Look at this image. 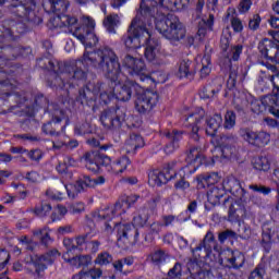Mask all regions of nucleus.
<instances>
[{
	"mask_svg": "<svg viewBox=\"0 0 279 279\" xmlns=\"http://www.w3.org/2000/svg\"><path fill=\"white\" fill-rule=\"evenodd\" d=\"M135 110L140 114H149L158 104V93L153 90H137L135 94Z\"/></svg>",
	"mask_w": 279,
	"mask_h": 279,
	"instance_id": "1a4fd4ad",
	"label": "nucleus"
},
{
	"mask_svg": "<svg viewBox=\"0 0 279 279\" xmlns=\"http://www.w3.org/2000/svg\"><path fill=\"white\" fill-rule=\"evenodd\" d=\"M144 45H146L145 58L148 62H151V64H156L157 66L167 63L160 57V43L158 41V39L149 37Z\"/></svg>",
	"mask_w": 279,
	"mask_h": 279,
	"instance_id": "412c9836",
	"label": "nucleus"
},
{
	"mask_svg": "<svg viewBox=\"0 0 279 279\" xmlns=\"http://www.w3.org/2000/svg\"><path fill=\"white\" fill-rule=\"evenodd\" d=\"M183 135L184 131L172 130L163 132V136L169 141L166 146V154H173L175 149H180V142Z\"/></svg>",
	"mask_w": 279,
	"mask_h": 279,
	"instance_id": "393cba45",
	"label": "nucleus"
},
{
	"mask_svg": "<svg viewBox=\"0 0 279 279\" xmlns=\"http://www.w3.org/2000/svg\"><path fill=\"white\" fill-rule=\"evenodd\" d=\"M236 125V114L234 111H227L225 116V128L226 130H232Z\"/></svg>",
	"mask_w": 279,
	"mask_h": 279,
	"instance_id": "6e6d98bb",
	"label": "nucleus"
},
{
	"mask_svg": "<svg viewBox=\"0 0 279 279\" xmlns=\"http://www.w3.org/2000/svg\"><path fill=\"white\" fill-rule=\"evenodd\" d=\"M202 250H204L206 257L213 254V250L218 253L221 252V247L217 243V239H215V233H213V231H207L199 244L196 247L192 248L194 259L190 258L186 264L189 271H191V269H195V265H197V259L202 258V253H199L202 252Z\"/></svg>",
	"mask_w": 279,
	"mask_h": 279,
	"instance_id": "423d86ee",
	"label": "nucleus"
},
{
	"mask_svg": "<svg viewBox=\"0 0 279 279\" xmlns=\"http://www.w3.org/2000/svg\"><path fill=\"white\" fill-rule=\"evenodd\" d=\"M62 119H64V111L59 109V116H56L51 121L43 125L41 130L44 134L49 136H60V134H62V130H64V126L61 124Z\"/></svg>",
	"mask_w": 279,
	"mask_h": 279,
	"instance_id": "b1692460",
	"label": "nucleus"
},
{
	"mask_svg": "<svg viewBox=\"0 0 279 279\" xmlns=\"http://www.w3.org/2000/svg\"><path fill=\"white\" fill-rule=\"evenodd\" d=\"M252 165L256 171H269L271 169V163L267 157H255Z\"/></svg>",
	"mask_w": 279,
	"mask_h": 279,
	"instance_id": "de8ad7c7",
	"label": "nucleus"
},
{
	"mask_svg": "<svg viewBox=\"0 0 279 279\" xmlns=\"http://www.w3.org/2000/svg\"><path fill=\"white\" fill-rule=\"evenodd\" d=\"M93 29H95V21L89 16H82L80 25L75 24L73 27H70V32L86 49L95 47L98 43L97 35L93 33Z\"/></svg>",
	"mask_w": 279,
	"mask_h": 279,
	"instance_id": "39448f33",
	"label": "nucleus"
},
{
	"mask_svg": "<svg viewBox=\"0 0 279 279\" xmlns=\"http://www.w3.org/2000/svg\"><path fill=\"white\" fill-rule=\"evenodd\" d=\"M267 278V265L258 264L248 275V279H265Z\"/></svg>",
	"mask_w": 279,
	"mask_h": 279,
	"instance_id": "09e8293b",
	"label": "nucleus"
},
{
	"mask_svg": "<svg viewBox=\"0 0 279 279\" xmlns=\"http://www.w3.org/2000/svg\"><path fill=\"white\" fill-rule=\"evenodd\" d=\"M162 230V222H153L149 226V232L148 235L145 236V241H147L148 243H151V241H154V236L160 234V231Z\"/></svg>",
	"mask_w": 279,
	"mask_h": 279,
	"instance_id": "3c124183",
	"label": "nucleus"
},
{
	"mask_svg": "<svg viewBox=\"0 0 279 279\" xmlns=\"http://www.w3.org/2000/svg\"><path fill=\"white\" fill-rule=\"evenodd\" d=\"M47 4L50 7V12L59 15V20L64 27H75L77 25V17L64 14L71 5L69 0H48Z\"/></svg>",
	"mask_w": 279,
	"mask_h": 279,
	"instance_id": "2eb2a0df",
	"label": "nucleus"
},
{
	"mask_svg": "<svg viewBox=\"0 0 279 279\" xmlns=\"http://www.w3.org/2000/svg\"><path fill=\"white\" fill-rule=\"evenodd\" d=\"M95 263L96 265H110V263H112V255L108 252H102L98 254Z\"/></svg>",
	"mask_w": 279,
	"mask_h": 279,
	"instance_id": "680f3d73",
	"label": "nucleus"
},
{
	"mask_svg": "<svg viewBox=\"0 0 279 279\" xmlns=\"http://www.w3.org/2000/svg\"><path fill=\"white\" fill-rule=\"evenodd\" d=\"M20 22L14 20H5L2 22V40H0V66H5L10 60H15L21 56V48L19 46H5L4 43L12 40H19L21 34H25L27 26L25 23H36V13H34L33 21H24L23 17H19Z\"/></svg>",
	"mask_w": 279,
	"mask_h": 279,
	"instance_id": "7ed1b4c3",
	"label": "nucleus"
},
{
	"mask_svg": "<svg viewBox=\"0 0 279 279\" xmlns=\"http://www.w3.org/2000/svg\"><path fill=\"white\" fill-rule=\"evenodd\" d=\"M125 210H128V208L125 207V204L123 203V201L118 202L114 204L113 207H107L105 209H100L98 211H95L93 214V219H95V221H104V232L107 235L112 234V232H114V227L117 226L114 222L110 223V221H112V219H114V217H119V215H123L125 213Z\"/></svg>",
	"mask_w": 279,
	"mask_h": 279,
	"instance_id": "0eeeda50",
	"label": "nucleus"
},
{
	"mask_svg": "<svg viewBox=\"0 0 279 279\" xmlns=\"http://www.w3.org/2000/svg\"><path fill=\"white\" fill-rule=\"evenodd\" d=\"M33 234L34 236H37V239H39L41 245H45V247H49V245L53 243V239H51V235L49 234V227L35 229L33 231Z\"/></svg>",
	"mask_w": 279,
	"mask_h": 279,
	"instance_id": "4c0bfd02",
	"label": "nucleus"
},
{
	"mask_svg": "<svg viewBox=\"0 0 279 279\" xmlns=\"http://www.w3.org/2000/svg\"><path fill=\"white\" fill-rule=\"evenodd\" d=\"M216 151H219L225 160H230V158L236 156V146L222 144L221 147L216 148Z\"/></svg>",
	"mask_w": 279,
	"mask_h": 279,
	"instance_id": "49530a36",
	"label": "nucleus"
},
{
	"mask_svg": "<svg viewBox=\"0 0 279 279\" xmlns=\"http://www.w3.org/2000/svg\"><path fill=\"white\" fill-rule=\"evenodd\" d=\"M130 166V158L126 156L120 157L112 163V171L116 173V175H119V173H123L125 169Z\"/></svg>",
	"mask_w": 279,
	"mask_h": 279,
	"instance_id": "c03bdc74",
	"label": "nucleus"
},
{
	"mask_svg": "<svg viewBox=\"0 0 279 279\" xmlns=\"http://www.w3.org/2000/svg\"><path fill=\"white\" fill-rule=\"evenodd\" d=\"M260 243L265 252H271V234L270 233H263Z\"/></svg>",
	"mask_w": 279,
	"mask_h": 279,
	"instance_id": "69168bd1",
	"label": "nucleus"
},
{
	"mask_svg": "<svg viewBox=\"0 0 279 279\" xmlns=\"http://www.w3.org/2000/svg\"><path fill=\"white\" fill-rule=\"evenodd\" d=\"M141 147H145V140L136 133L131 134L124 145L126 154H136V149H141Z\"/></svg>",
	"mask_w": 279,
	"mask_h": 279,
	"instance_id": "c85d7f7f",
	"label": "nucleus"
},
{
	"mask_svg": "<svg viewBox=\"0 0 279 279\" xmlns=\"http://www.w3.org/2000/svg\"><path fill=\"white\" fill-rule=\"evenodd\" d=\"M175 165H178L177 161H170L165 166L162 171H150L148 173V182H150V184H155L156 186H162V184H167L169 180H173V178L177 175Z\"/></svg>",
	"mask_w": 279,
	"mask_h": 279,
	"instance_id": "f3484780",
	"label": "nucleus"
},
{
	"mask_svg": "<svg viewBox=\"0 0 279 279\" xmlns=\"http://www.w3.org/2000/svg\"><path fill=\"white\" fill-rule=\"evenodd\" d=\"M138 90H143V87L132 81L126 82L124 85L116 84V87H113V93L118 101H130L132 99V93L136 95Z\"/></svg>",
	"mask_w": 279,
	"mask_h": 279,
	"instance_id": "4be33fe9",
	"label": "nucleus"
},
{
	"mask_svg": "<svg viewBox=\"0 0 279 279\" xmlns=\"http://www.w3.org/2000/svg\"><path fill=\"white\" fill-rule=\"evenodd\" d=\"M202 69L199 71L201 80H205L207 75H210V54H205L202 58Z\"/></svg>",
	"mask_w": 279,
	"mask_h": 279,
	"instance_id": "603ef678",
	"label": "nucleus"
},
{
	"mask_svg": "<svg viewBox=\"0 0 279 279\" xmlns=\"http://www.w3.org/2000/svg\"><path fill=\"white\" fill-rule=\"evenodd\" d=\"M243 53V45H235L231 47V59L230 57H226L223 60L225 69H230L229 78L227 81V88L232 90V88L236 87V70L232 69V60L233 62H239L241 54Z\"/></svg>",
	"mask_w": 279,
	"mask_h": 279,
	"instance_id": "6ab92c4d",
	"label": "nucleus"
},
{
	"mask_svg": "<svg viewBox=\"0 0 279 279\" xmlns=\"http://www.w3.org/2000/svg\"><path fill=\"white\" fill-rule=\"evenodd\" d=\"M83 160L85 161V167L88 171L97 173L101 167H108L111 159L108 155L101 154L99 151H87L83 155Z\"/></svg>",
	"mask_w": 279,
	"mask_h": 279,
	"instance_id": "aec40b11",
	"label": "nucleus"
},
{
	"mask_svg": "<svg viewBox=\"0 0 279 279\" xmlns=\"http://www.w3.org/2000/svg\"><path fill=\"white\" fill-rule=\"evenodd\" d=\"M84 64H88L98 73H104L105 77L111 80V82H117L119 75H121L119 56L108 46L98 48L92 52H84L83 60L76 61L75 65H64L68 78L84 82L87 77L86 71L82 69Z\"/></svg>",
	"mask_w": 279,
	"mask_h": 279,
	"instance_id": "f257e3e1",
	"label": "nucleus"
},
{
	"mask_svg": "<svg viewBox=\"0 0 279 279\" xmlns=\"http://www.w3.org/2000/svg\"><path fill=\"white\" fill-rule=\"evenodd\" d=\"M166 13H157L153 21H155V27L159 34H161L170 43H180L186 36V28L184 24L180 22V19L175 15H168L169 8L165 5Z\"/></svg>",
	"mask_w": 279,
	"mask_h": 279,
	"instance_id": "20e7f679",
	"label": "nucleus"
},
{
	"mask_svg": "<svg viewBox=\"0 0 279 279\" xmlns=\"http://www.w3.org/2000/svg\"><path fill=\"white\" fill-rule=\"evenodd\" d=\"M109 84H110V81H108V84L104 82L87 83L86 86H84L78 90V96L76 97V101H80L82 106H84V104H88V101H93V99H95L97 95H100Z\"/></svg>",
	"mask_w": 279,
	"mask_h": 279,
	"instance_id": "a211bd4d",
	"label": "nucleus"
},
{
	"mask_svg": "<svg viewBox=\"0 0 279 279\" xmlns=\"http://www.w3.org/2000/svg\"><path fill=\"white\" fill-rule=\"evenodd\" d=\"M236 236H238L236 232L228 229L218 233V241L219 243H226L228 239H236Z\"/></svg>",
	"mask_w": 279,
	"mask_h": 279,
	"instance_id": "e2e57ef3",
	"label": "nucleus"
},
{
	"mask_svg": "<svg viewBox=\"0 0 279 279\" xmlns=\"http://www.w3.org/2000/svg\"><path fill=\"white\" fill-rule=\"evenodd\" d=\"M187 160L190 162H197V165H204L206 160L199 147H192L187 154Z\"/></svg>",
	"mask_w": 279,
	"mask_h": 279,
	"instance_id": "8fccbe9b",
	"label": "nucleus"
},
{
	"mask_svg": "<svg viewBox=\"0 0 279 279\" xmlns=\"http://www.w3.org/2000/svg\"><path fill=\"white\" fill-rule=\"evenodd\" d=\"M119 239H132V236H138V230L134 228V225L123 223L118 225Z\"/></svg>",
	"mask_w": 279,
	"mask_h": 279,
	"instance_id": "c9c22d12",
	"label": "nucleus"
},
{
	"mask_svg": "<svg viewBox=\"0 0 279 279\" xmlns=\"http://www.w3.org/2000/svg\"><path fill=\"white\" fill-rule=\"evenodd\" d=\"M204 5H206V1L197 0L194 11L195 20H198L197 23V36L199 38H205L208 32H213V27L215 25V15L210 13L208 17L203 15Z\"/></svg>",
	"mask_w": 279,
	"mask_h": 279,
	"instance_id": "f8f14e48",
	"label": "nucleus"
},
{
	"mask_svg": "<svg viewBox=\"0 0 279 279\" xmlns=\"http://www.w3.org/2000/svg\"><path fill=\"white\" fill-rule=\"evenodd\" d=\"M219 90H221V78H215L203 88L201 97L203 99H213Z\"/></svg>",
	"mask_w": 279,
	"mask_h": 279,
	"instance_id": "c756f323",
	"label": "nucleus"
},
{
	"mask_svg": "<svg viewBox=\"0 0 279 279\" xmlns=\"http://www.w3.org/2000/svg\"><path fill=\"white\" fill-rule=\"evenodd\" d=\"M123 66H126V69H130L137 77L141 80V82H145V80H150L149 75H146L143 73L145 70V62L138 58H134L131 54H125L122 61Z\"/></svg>",
	"mask_w": 279,
	"mask_h": 279,
	"instance_id": "5701e85b",
	"label": "nucleus"
},
{
	"mask_svg": "<svg viewBox=\"0 0 279 279\" xmlns=\"http://www.w3.org/2000/svg\"><path fill=\"white\" fill-rule=\"evenodd\" d=\"M66 263H69L72 267H88L93 262V257L90 255H78L72 258H64Z\"/></svg>",
	"mask_w": 279,
	"mask_h": 279,
	"instance_id": "58836bf2",
	"label": "nucleus"
},
{
	"mask_svg": "<svg viewBox=\"0 0 279 279\" xmlns=\"http://www.w3.org/2000/svg\"><path fill=\"white\" fill-rule=\"evenodd\" d=\"M44 263H45L44 260H40V258H38L32 264H29L27 270L29 271V274H32V276H34V278L36 279L45 278V271L47 270V265Z\"/></svg>",
	"mask_w": 279,
	"mask_h": 279,
	"instance_id": "72a5a7b5",
	"label": "nucleus"
},
{
	"mask_svg": "<svg viewBox=\"0 0 279 279\" xmlns=\"http://www.w3.org/2000/svg\"><path fill=\"white\" fill-rule=\"evenodd\" d=\"M245 215V205L236 202L230 205L228 211L229 221H241Z\"/></svg>",
	"mask_w": 279,
	"mask_h": 279,
	"instance_id": "2f4dec72",
	"label": "nucleus"
},
{
	"mask_svg": "<svg viewBox=\"0 0 279 279\" xmlns=\"http://www.w3.org/2000/svg\"><path fill=\"white\" fill-rule=\"evenodd\" d=\"M276 99L271 98H263V99H256L252 98L250 100V106L252 112L254 114H263V112H267V110L270 112L272 117H276L279 119V87Z\"/></svg>",
	"mask_w": 279,
	"mask_h": 279,
	"instance_id": "ddd939ff",
	"label": "nucleus"
},
{
	"mask_svg": "<svg viewBox=\"0 0 279 279\" xmlns=\"http://www.w3.org/2000/svg\"><path fill=\"white\" fill-rule=\"evenodd\" d=\"M231 27H232L233 32H235V34H241V32H243V22L241 21V19H239L236 16H232L231 17Z\"/></svg>",
	"mask_w": 279,
	"mask_h": 279,
	"instance_id": "338daca9",
	"label": "nucleus"
},
{
	"mask_svg": "<svg viewBox=\"0 0 279 279\" xmlns=\"http://www.w3.org/2000/svg\"><path fill=\"white\" fill-rule=\"evenodd\" d=\"M223 118H221V114H214L213 117L208 118L206 120V135L215 136L217 134V131L221 128Z\"/></svg>",
	"mask_w": 279,
	"mask_h": 279,
	"instance_id": "473e14b6",
	"label": "nucleus"
},
{
	"mask_svg": "<svg viewBox=\"0 0 279 279\" xmlns=\"http://www.w3.org/2000/svg\"><path fill=\"white\" fill-rule=\"evenodd\" d=\"M177 75L180 78L185 77L186 80H193V77H195V63L189 59L181 60Z\"/></svg>",
	"mask_w": 279,
	"mask_h": 279,
	"instance_id": "cd10ccee",
	"label": "nucleus"
},
{
	"mask_svg": "<svg viewBox=\"0 0 279 279\" xmlns=\"http://www.w3.org/2000/svg\"><path fill=\"white\" fill-rule=\"evenodd\" d=\"M44 62L43 68L48 69V71H53V75L51 76L50 86L54 88H59V90H62L65 86L64 80L69 78L64 64L61 62H58L57 60H49V59H40L39 62Z\"/></svg>",
	"mask_w": 279,
	"mask_h": 279,
	"instance_id": "9d476101",
	"label": "nucleus"
},
{
	"mask_svg": "<svg viewBox=\"0 0 279 279\" xmlns=\"http://www.w3.org/2000/svg\"><path fill=\"white\" fill-rule=\"evenodd\" d=\"M58 256H60V252H58V250L53 248L51 251H48L45 255H41L39 257V260H43L44 263H53V260H56V258H58Z\"/></svg>",
	"mask_w": 279,
	"mask_h": 279,
	"instance_id": "052dcab7",
	"label": "nucleus"
},
{
	"mask_svg": "<svg viewBox=\"0 0 279 279\" xmlns=\"http://www.w3.org/2000/svg\"><path fill=\"white\" fill-rule=\"evenodd\" d=\"M228 267L233 269H241L245 265V255L239 251L231 252L230 256L227 257Z\"/></svg>",
	"mask_w": 279,
	"mask_h": 279,
	"instance_id": "f704fd0d",
	"label": "nucleus"
},
{
	"mask_svg": "<svg viewBox=\"0 0 279 279\" xmlns=\"http://www.w3.org/2000/svg\"><path fill=\"white\" fill-rule=\"evenodd\" d=\"M121 23L119 14H109L104 20V25L109 34H117L116 27Z\"/></svg>",
	"mask_w": 279,
	"mask_h": 279,
	"instance_id": "79ce46f5",
	"label": "nucleus"
},
{
	"mask_svg": "<svg viewBox=\"0 0 279 279\" xmlns=\"http://www.w3.org/2000/svg\"><path fill=\"white\" fill-rule=\"evenodd\" d=\"M197 182L204 187L213 186L219 182V174L217 172L199 174L197 177Z\"/></svg>",
	"mask_w": 279,
	"mask_h": 279,
	"instance_id": "ea45409f",
	"label": "nucleus"
},
{
	"mask_svg": "<svg viewBox=\"0 0 279 279\" xmlns=\"http://www.w3.org/2000/svg\"><path fill=\"white\" fill-rule=\"evenodd\" d=\"M5 1L13 8L12 12L17 19L34 21V8H36L34 0H0V5H3Z\"/></svg>",
	"mask_w": 279,
	"mask_h": 279,
	"instance_id": "4468645a",
	"label": "nucleus"
},
{
	"mask_svg": "<svg viewBox=\"0 0 279 279\" xmlns=\"http://www.w3.org/2000/svg\"><path fill=\"white\" fill-rule=\"evenodd\" d=\"M11 97L13 101H15V105L11 107L12 110H14V108H21L26 114L33 112L34 106H32L29 99H27V94H25V92H13Z\"/></svg>",
	"mask_w": 279,
	"mask_h": 279,
	"instance_id": "a878e982",
	"label": "nucleus"
},
{
	"mask_svg": "<svg viewBox=\"0 0 279 279\" xmlns=\"http://www.w3.org/2000/svg\"><path fill=\"white\" fill-rule=\"evenodd\" d=\"M203 119H204V111H202L201 113H193L186 119V121L192 122L190 136L195 142L199 141V123H202Z\"/></svg>",
	"mask_w": 279,
	"mask_h": 279,
	"instance_id": "7c9ffc66",
	"label": "nucleus"
},
{
	"mask_svg": "<svg viewBox=\"0 0 279 279\" xmlns=\"http://www.w3.org/2000/svg\"><path fill=\"white\" fill-rule=\"evenodd\" d=\"M99 184H106V178L97 177L92 179L86 174H82L74 185L68 186L61 184V186L62 189H65L68 196L73 199L77 193H82V191H85L86 189H95V186H99Z\"/></svg>",
	"mask_w": 279,
	"mask_h": 279,
	"instance_id": "9b49d317",
	"label": "nucleus"
},
{
	"mask_svg": "<svg viewBox=\"0 0 279 279\" xmlns=\"http://www.w3.org/2000/svg\"><path fill=\"white\" fill-rule=\"evenodd\" d=\"M157 14H167L165 0H142L135 19L122 37L126 49H141L147 39L151 38L147 25H151Z\"/></svg>",
	"mask_w": 279,
	"mask_h": 279,
	"instance_id": "f03ea898",
	"label": "nucleus"
},
{
	"mask_svg": "<svg viewBox=\"0 0 279 279\" xmlns=\"http://www.w3.org/2000/svg\"><path fill=\"white\" fill-rule=\"evenodd\" d=\"M279 48V45L274 43V40L264 38L258 43V51L262 58H266V60H271Z\"/></svg>",
	"mask_w": 279,
	"mask_h": 279,
	"instance_id": "bb28decb",
	"label": "nucleus"
},
{
	"mask_svg": "<svg viewBox=\"0 0 279 279\" xmlns=\"http://www.w3.org/2000/svg\"><path fill=\"white\" fill-rule=\"evenodd\" d=\"M239 134L245 143H248V145L253 147H265V145H269V141H271L269 133L265 131H254L250 128L240 129Z\"/></svg>",
	"mask_w": 279,
	"mask_h": 279,
	"instance_id": "dca6fc26",
	"label": "nucleus"
},
{
	"mask_svg": "<svg viewBox=\"0 0 279 279\" xmlns=\"http://www.w3.org/2000/svg\"><path fill=\"white\" fill-rule=\"evenodd\" d=\"M250 191H253V193H260L262 195H269L271 193V187H267L263 184H250L248 185Z\"/></svg>",
	"mask_w": 279,
	"mask_h": 279,
	"instance_id": "bf43d9fd",
	"label": "nucleus"
},
{
	"mask_svg": "<svg viewBox=\"0 0 279 279\" xmlns=\"http://www.w3.org/2000/svg\"><path fill=\"white\" fill-rule=\"evenodd\" d=\"M51 204L47 202H41L39 206H36L33 210L37 217H47L51 213Z\"/></svg>",
	"mask_w": 279,
	"mask_h": 279,
	"instance_id": "864d4df0",
	"label": "nucleus"
},
{
	"mask_svg": "<svg viewBox=\"0 0 279 279\" xmlns=\"http://www.w3.org/2000/svg\"><path fill=\"white\" fill-rule=\"evenodd\" d=\"M230 40H232V33H230V28L227 27L222 31L220 38V47L222 51H228V48L230 47Z\"/></svg>",
	"mask_w": 279,
	"mask_h": 279,
	"instance_id": "5fc2aeb1",
	"label": "nucleus"
},
{
	"mask_svg": "<svg viewBox=\"0 0 279 279\" xmlns=\"http://www.w3.org/2000/svg\"><path fill=\"white\" fill-rule=\"evenodd\" d=\"M108 81L111 83V85L109 84L107 87H105L100 94V101H102V104H110V101H112V99L116 97L114 86L117 85V82H119V78L116 81L108 78Z\"/></svg>",
	"mask_w": 279,
	"mask_h": 279,
	"instance_id": "e433bc0d",
	"label": "nucleus"
},
{
	"mask_svg": "<svg viewBox=\"0 0 279 279\" xmlns=\"http://www.w3.org/2000/svg\"><path fill=\"white\" fill-rule=\"evenodd\" d=\"M99 119L101 125H104L106 130L117 132V130H121V125H123V123H125V119H128V109L125 107L105 109L100 113Z\"/></svg>",
	"mask_w": 279,
	"mask_h": 279,
	"instance_id": "6e6552de",
	"label": "nucleus"
},
{
	"mask_svg": "<svg viewBox=\"0 0 279 279\" xmlns=\"http://www.w3.org/2000/svg\"><path fill=\"white\" fill-rule=\"evenodd\" d=\"M150 258L154 265H158L160 267V265H165L171 260V255H169L167 251L157 250L150 255Z\"/></svg>",
	"mask_w": 279,
	"mask_h": 279,
	"instance_id": "a19ab883",
	"label": "nucleus"
},
{
	"mask_svg": "<svg viewBox=\"0 0 279 279\" xmlns=\"http://www.w3.org/2000/svg\"><path fill=\"white\" fill-rule=\"evenodd\" d=\"M169 278H178L179 276H182V264L175 263L173 268H171L168 271Z\"/></svg>",
	"mask_w": 279,
	"mask_h": 279,
	"instance_id": "774afa93",
	"label": "nucleus"
},
{
	"mask_svg": "<svg viewBox=\"0 0 279 279\" xmlns=\"http://www.w3.org/2000/svg\"><path fill=\"white\" fill-rule=\"evenodd\" d=\"M138 199H141L140 195L131 194L122 198V203L124 204L125 208L129 209V208H132V206H134V204H136Z\"/></svg>",
	"mask_w": 279,
	"mask_h": 279,
	"instance_id": "0e129e2a",
	"label": "nucleus"
},
{
	"mask_svg": "<svg viewBox=\"0 0 279 279\" xmlns=\"http://www.w3.org/2000/svg\"><path fill=\"white\" fill-rule=\"evenodd\" d=\"M147 221H149V208L147 207L140 209L138 215L133 217V226L137 228H143Z\"/></svg>",
	"mask_w": 279,
	"mask_h": 279,
	"instance_id": "37998d69",
	"label": "nucleus"
},
{
	"mask_svg": "<svg viewBox=\"0 0 279 279\" xmlns=\"http://www.w3.org/2000/svg\"><path fill=\"white\" fill-rule=\"evenodd\" d=\"M263 21V19H260V14L256 13L253 14L250 19H248V29L251 32H256L258 31V28L260 27V22Z\"/></svg>",
	"mask_w": 279,
	"mask_h": 279,
	"instance_id": "4d7b16f0",
	"label": "nucleus"
},
{
	"mask_svg": "<svg viewBox=\"0 0 279 279\" xmlns=\"http://www.w3.org/2000/svg\"><path fill=\"white\" fill-rule=\"evenodd\" d=\"M13 138L21 141L22 143H26V141H28V143H38V141H40V137L32 135L31 133L15 134L13 135Z\"/></svg>",
	"mask_w": 279,
	"mask_h": 279,
	"instance_id": "13d9d810",
	"label": "nucleus"
},
{
	"mask_svg": "<svg viewBox=\"0 0 279 279\" xmlns=\"http://www.w3.org/2000/svg\"><path fill=\"white\" fill-rule=\"evenodd\" d=\"M221 197H223V190L217 186L211 187V191L207 193V199L213 206L221 204Z\"/></svg>",
	"mask_w": 279,
	"mask_h": 279,
	"instance_id": "a18cd8bd",
	"label": "nucleus"
}]
</instances>
